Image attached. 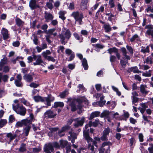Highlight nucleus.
Wrapping results in <instances>:
<instances>
[{"label":"nucleus","instance_id":"nucleus-1","mask_svg":"<svg viewBox=\"0 0 153 153\" xmlns=\"http://www.w3.org/2000/svg\"><path fill=\"white\" fill-rule=\"evenodd\" d=\"M68 102H70L69 105L71 107V111H75L77 109H80L82 107V103L85 102L88 105V101L86 99L81 100L79 99H72L71 98L68 99Z\"/></svg>","mask_w":153,"mask_h":153},{"label":"nucleus","instance_id":"nucleus-2","mask_svg":"<svg viewBox=\"0 0 153 153\" xmlns=\"http://www.w3.org/2000/svg\"><path fill=\"white\" fill-rule=\"evenodd\" d=\"M91 123L92 121H90L88 124L85 125V127L86 130L84 131L83 134L85 139L86 140L88 143V148L93 152L94 151V145L96 146L97 142L95 141H93L92 138L89 136L88 133L86 131V130L87 129L88 127L91 126Z\"/></svg>","mask_w":153,"mask_h":153},{"label":"nucleus","instance_id":"nucleus-3","mask_svg":"<svg viewBox=\"0 0 153 153\" xmlns=\"http://www.w3.org/2000/svg\"><path fill=\"white\" fill-rule=\"evenodd\" d=\"M53 147L59 148L60 146L59 143L56 142H54L46 144L44 146V151L46 153H51L52 152H53Z\"/></svg>","mask_w":153,"mask_h":153},{"label":"nucleus","instance_id":"nucleus-4","mask_svg":"<svg viewBox=\"0 0 153 153\" xmlns=\"http://www.w3.org/2000/svg\"><path fill=\"white\" fill-rule=\"evenodd\" d=\"M71 34L70 31L68 29L65 31L62 32L59 35L61 43L65 45L71 36Z\"/></svg>","mask_w":153,"mask_h":153},{"label":"nucleus","instance_id":"nucleus-5","mask_svg":"<svg viewBox=\"0 0 153 153\" xmlns=\"http://www.w3.org/2000/svg\"><path fill=\"white\" fill-rule=\"evenodd\" d=\"M13 108L17 114L22 116H25L26 113V109L22 105L19 106V104L16 105H13Z\"/></svg>","mask_w":153,"mask_h":153},{"label":"nucleus","instance_id":"nucleus-6","mask_svg":"<svg viewBox=\"0 0 153 153\" xmlns=\"http://www.w3.org/2000/svg\"><path fill=\"white\" fill-rule=\"evenodd\" d=\"M71 16L74 18L76 21L79 22V25L82 24V19L83 18L82 13H80L78 11L74 12L72 13Z\"/></svg>","mask_w":153,"mask_h":153},{"label":"nucleus","instance_id":"nucleus-7","mask_svg":"<svg viewBox=\"0 0 153 153\" xmlns=\"http://www.w3.org/2000/svg\"><path fill=\"white\" fill-rule=\"evenodd\" d=\"M75 122L74 126L75 128H77L79 126H82L85 122V118L84 117L77 118L74 120Z\"/></svg>","mask_w":153,"mask_h":153},{"label":"nucleus","instance_id":"nucleus-8","mask_svg":"<svg viewBox=\"0 0 153 153\" xmlns=\"http://www.w3.org/2000/svg\"><path fill=\"white\" fill-rule=\"evenodd\" d=\"M51 53L49 50H47L43 52L42 53V55L45 59H46L48 61H51L53 62H54L56 60L53 57L48 56V55L51 54Z\"/></svg>","mask_w":153,"mask_h":153},{"label":"nucleus","instance_id":"nucleus-9","mask_svg":"<svg viewBox=\"0 0 153 153\" xmlns=\"http://www.w3.org/2000/svg\"><path fill=\"white\" fill-rule=\"evenodd\" d=\"M56 115V112L51 110H48L44 113V115L45 117L51 119L55 117Z\"/></svg>","mask_w":153,"mask_h":153},{"label":"nucleus","instance_id":"nucleus-10","mask_svg":"<svg viewBox=\"0 0 153 153\" xmlns=\"http://www.w3.org/2000/svg\"><path fill=\"white\" fill-rule=\"evenodd\" d=\"M33 58L34 60L36 61L35 62L33 63V65H41L42 63H44L41 56L40 55H33Z\"/></svg>","mask_w":153,"mask_h":153},{"label":"nucleus","instance_id":"nucleus-11","mask_svg":"<svg viewBox=\"0 0 153 153\" xmlns=\"http://www.w3.org/2000/svg\"><path fill=\"white\" fill-rule=\"evenodd\" d=\"M73 130L71 128V130L68 132L70 136H68V139L71 140V143H74L75 142V140L77 138V135L76 133L73 132Z\"/></svg>","mask_w":153,"mask_h":153},{"label":"nucleus","instance_id":"nucleus-12","mask_svg":"<svg viewBox=\"0 0 153 153\" xmlns=\"http://www.w3.org/2000/svg\"><path fill=\"white\" fill-rule=\"evenodd\" d=\"M30 120L26 119L22 120L24 125L27 126H30V125L31 123L32 122L35 120L34 116L33 114L31 113L30 114Z\"/></svg>","mask_w":153,"mask_h":153},{"label":"nucleus","instance_id":"nucleus-13","mask_svg":"<svg viewBox=\"0 0 153 153\" xmlns=\"http://www.w3.org/2000/svg\"><path fill=\"white\" fill-rule=\"evenodd\" d=\"M145 28L147 29L146 34L148 36H153V26L151 25H146Z\"/></svg>","mask_w":153,"mask_h":153},{"label":"nucleus","instance_id":"nucleus-14","mask_svg":"<svg viewBox=\"0 0 153 153\" xmlns=\"http://www.w3.org/2000/svg\"><path fill=\"white\" fill-rule=\"evenodd\" d=\"M1 33L4 40L7 39L9 38V34L8 33V30L6 29L2 28L1 30Z\"/></svg>","mask_w":153,"mask_h":153},{"label":"nucleus","instance_id":"nucleus-15","mask_svg":"<svg viewBox=\"0 0 153 153\" xmlns=\"http://www.w3.org/2000/svg\"><path fill=\"white\" fill-rule=\"evenodd\" d=\"M29 6L31 10H34L39 7V6L36 0H30Z\"/></svg>","mask_w":153,"mask_h":153},{"label":"nucleus","instance_id":"nucleus-16","mask_svg":"<svg viewBox=\"0 0 153 153\" xmlns=\"http://www.w3.org/2000/svg\"><path fill=\"white\" fill-rule=\"evenodd\" d=\"M110 131V129L107 128H105L103 132V135L101 137V139L102 140H106Z\"/></svg>","mask_w":153,"mask_h":153},{"label":"nucleus","instance_id":"nucleus-17","mask_svg":"<svg viewBox=\"0 0 153 153\" xmlns=\"http://www.w3.org/2000/svg\"><path fill=\"white\" fill-rule=\"evenodd\" d=\"M23 77L24 79L28 82H31L33 81V76L30 74H25L23 76Z\"/></svg>","mask_w":153,"mask_h":153},{"label":"nucleus","instance_id":"nucleus-18","mask_svg":"<svg viewBox=\"0 0 153 153\" xmlns=\"http://www.w3.org/2000/svg\"><path fill=\"white\" fill-rule=\"evenodd\" d=\"M7 59L6 57H4L1 59L0 62V71H2L4 65L7 64Z\"/></svg>","mask_w":153,"mask_h":153},{"label":"nucleus","instance_id":"nucleus-19","mask_svg":"<svg viewBox=\"0 0 153 153\" xmlns=\"http://www.w3.org/2000/svg\"><path fill=\"white\" fill-rule=\"evenodd\" d=\"M121 51L122 52L123 55L124 56V57H123V59L125 58L127 60L130 59L131 58L130 56L127 55V51L125 48H121Z\"/></svg>","mask_w":153,"mask_h":153},{"label":"nucleus","instance_id":"nucleus-20","mask_svg":"<svg viewBox=\"0 0 153 153\" xmlns=\"http://www.w3.org/2000/svg\"><path fill=\"white\" fill-rule=\"evenodd\" d=\"M45 18L46 19V21L48 22L49 21L52 20L53 19V16L50 13L45 12Z\"/></svg>","mask_w":153,"mask_h":153},{"label":"nucleus","instance_id":"nucleus-21","mask_svg":"<svg viewBox=\"0 0 153 153\" xmlns=\"http://www.w3.org/2000/svg\"><path fill=\"white\" fill-rule=\"evenodd\" d=\"M34 101L36 102H45L44 97H43L40 96H36L33 97Z\"/></svg>","mask_w":153,"mask_h":153},{"label":"nucleus","instance_id":"nucleus-22","mask_svg":"<svg viewBox=\"0 0 153 153\" xmlns=\"http://www.w3.org/2000/svg\"><path fill=\"white\" fill-rule=\"evenodd\" d=\"M18 134H13L11 133L10 132L6 134V137L9 138V140L10 142L13 140L17 136Z\"/></svg>","mask_w":153,"mask_h":153},{"label":"nucleus","instance_id":"nucleus-23","mask_svg":"<svg viewBox=\"0 0 153 153\" xmlns=\"http://www.w3.org/2000/svg\"><path fill=\"white\" fill-rule=\"evenodd\" d=\"M30 128V126H26L23 129L22 134L26 136H27Z\"/></svg>","mask_w":153,"mask_h":153},{"label":"nucleus","instance_id":"nucleus-24","mask_svg":"<svg viewBox=\"0 0 153 153\" xmlns=\"http://www.w3.org/2000/svg\"><path fill=\"white\" fill-rule=\"evenodd\" d=\"M141 107H139L138 109L140 111L142 114H143L145 111L146 109L148 107L145 103H142L140 104Z\"/></svg>","mask_w":153,"mask_h":153},{"label":"nucleus","instance_id":"nucleus-25","mask_svg":"<svg viewBox=\"0 0 153 153\" xmlns=\"http://www.w3.org/2000/svg\"><path fill=\"white\" fill-rule=\"evenodd\" d=\"M100 114V112L98 111H96L92 112L91 115L89 120H91L95 117H98Z\"/></svg>","mask_w":153,"mask_h":153},{"label":"nucleus","instance_id":"nucleus-26","mask_svg":"<svg viewBox=\"0 0 153 153\" xmlns=\"http://www.w3.org/2000/svg\"><path fill=\"white\" fill-rule=\"evenodd\" d=\"M146 85H141L140 86V91L141 93L143 94H147L148 92L146 91Z\"/></svg>","mask_w":153,"mask_h":153},{"label":"nucleus","instance_id":"nucleus-27","mask_svg":"<svg viewBox=\"0 0 153 153\" xmlns=\"http://www.w3.org/2000/svg\"><path fill=\"white\" fill-rule=\"evenodd\" d=\"M131 42H133L134 41L138 42L140 41V38L137 34L134 35L130 39Z\"/></svg>","mask_w":153,"mask_h":153},{"label":"nucleus","instance_id":"nucleus-28","mask_svg":"<svg viewBox=\"0 0 153 153\" xmlns=\"http://www.w3.org/2000/svg\"><path fill=\"white\" fill-rule=\"evenodd\" d=\"M82 65L85 70H87L88 68V65L87 61L85 58H83L82 60Z\"/></svg>","mask_w":153,"mask_h":153},{"label":"nucleus","instance_id":"nucleus-29","mask_svg":"<svg viewBox=\"0 0 153 153\" xmlns=\"http://www.w3.org/2000/svg\"><path fill=\"white\" fill-rule=\"evenodd\" d=\"M60 145H59L60 148L61 147L62 148H64L67 145L68 141L67 140H60L59 141Z\"/></svg>","mask_w":153,"mask_h":153},{"label":"nucleus","instance_id":"nucleus-30","mask_svg":"<svg viewBox=\"0 0 153 153\" xmlns=\"http://www.w3.org/2000/svg\"><path fill=\"white\" fill-rule=\"evenodd\" d=\"M19 100L21 102L23 103L24 105L27 106H30L31 105L30 102L24 98L20 99Z\"/></svg>","mask_w":153,"mask_h":153},{"label":"nucleus","instance_id":"nucleus-31","mask_svg":"<svg viewBox=\"0 0 153 153\" xmlns=\"http://www.w3.org/2000/svg\"><path fill=\"white\" fill-rule=\"evenodd\" d=\"M73 35L76 40L79 41L80 42H82V37H81L77 33L74 32L73 33Z\"/></svg>","mask_w":153,"mask_h":153},{"label":"nucleus","instance_id":"nucleus-32","mask_svg":"<svg viewBox=\"0 0 153 153\" xmlns=\"http://www.w3.org/2000/svg\"><path fill=\"white\" fill-rule=\"evenodd\" d=\"M64 106V103L62 102H55L53 107L54 108H57L58 107H62Z\"/></svg>","mask_w":153,"mask_h":153},{"label":"nucleus","instance_id":"nucleus-33","mask_svg":"<svg viewBox=\"0 0 153 153\" xmlns=\"http://www.w3.org/2000/svg\"><path fill=\"white\" fill-rule=\"evenodd\" d=\"M56 30L55 28H52L46 32V33L49 34L50 35H53L54 36H55L57 35L56 33H53Z\"/></svg>","mask_w":153,"mask_h":153},{"label":"nucleus","instance_id":"nucleus-34","mask_svg":"<svg viewBox=\"0 0 153 153\" xmlns=\"http://www.w3.org/2000/svg\"><path fill=\"white\" fill-rule=\"evenodd\" d=\"M110 114V112L108 111L105 110L101 113L100 117H108Z\"/></svg>","mask_w":153,"mask_h":153},{"label":"nucleus","instance_id":"nucleus-35","mask_svg":"<svg viewBox=\"0 0 153 153\" xmlns=\"http://www.w3.org/2000/svg\"><path fill=\"white\" fill-rule=\"evenodd\" d=\"M152 58L151 57L149 56L147 57L144 60V63H146L147 64H152L153 63L152 61Z\"/></svg>","mask_w":153,"mask_h":153},{"label":"nucleus","instance_id":"nucleus-36","mask_svg":"<svg viewBox=\"0 0 153 153\" xmlns=\"http://www.w3.org/2000/svg\"><path fill=\"white\" fill-rule=\"evenodd\" d=\"M141 51L143 53H149V46H148L146 48L142 47H141Z\"/></svg>","mask_w":153,"mask_h":153},{"label":"nucleus","instance_id":"nucleus-37","mask_svg":"<svg viewBox=\"0 0 153 153\" xmlns=\"http://www.w3.org/2000/svg\"><path fill=\"white\" fill-rule=\"evenodd\" d=\"M68 92L67 90H65L61 92L59 95V96L62 98H64L68 94Z\"/></svg>","mask_w":153,"mask_h":153},{"label":"nucleus","instance_id":"nucleus-38","mask_svg":"<svg viewBox=\"0 0 153 153\" xmlns=\"http://www.w3.org/2000/svg\"><path fill=\"white\" fill-rule=\"evenodd\" d=\"M103 27L106 32H109L111 30V28L108 24H105L104 25Z\"/></svg>","mask_w":153,"mask_h":153},{"label":"nucleus","instance_id":"nucleus-39","mask_svg":"<svg viewBox=\"0 0 153 153\" xmlns=\"http://www.w3.org/2000/svg\"><path fill=\"white\" fill-rule=\"evenodd\" d=\"M16 25L19 26H22L24 24V22L19 18H16Z\"/></svg>","mask_w":153,"mask_h":153},{"label":"nucleus","instance_id":"nucleus-40","mask_svg":"<svg viewBox=\"0 0 153 153\" xmlns=\"http://www.w3.org/2000/svg\"><path fill=\"white\" fill-rule=\"evenodd\" d=\"M102 147H105V149H106V150L105 152V153H109L110 152V150H109V146L107 145V143H103L102 145Z\"/></svg>","mask_w":153,"mask_h":153},{"label":"nucleus","instance_id":"nucleus-41","mask_svg":"<svg viewBox=\"0 0 153 153\" xmlns=\"http://www.w3.org/2000/svg\"><path fill=\"white\" fill-rule=\"evenodd\" d=\"M71 128V126L65 125L62 127L61 130L62 131L64 132L67 130H69Z\"/></svg>","mask_w":153,"mask_h":153},{"label":"nucleus","instance_id":"nucleus-42","mask_svg":"<svg viewBox=\"0 0 153 153\" xmlns=\"http://www.w3.org/2000/svg\"><path fill=\"white\" fill-rule=\"evenodd\" d=\"M26 145L24 144H22L21 145L20 148L19 149V151L20 152H25L26 150Z\"/></svg>","mask_w":153,"mask_h":153},{"label":"nucleus","instance_id":"nucleus-43","mask_svg":"<svg viewBox=\"0 0 153 153\" xmlns=\"http://www.w3.org/2000/svg\"><path fill=\"white\" fill-rule=\"evenodd\" d=\"M7 123V121L5 119H1L0 120V128H1L4 126Z\"/></svg>","mask_w":153,"mask_h":153},{"label":"nucleus","instance_id":"nucleus-44","mask_svg":"<svg viewBox=\"0 0 153 153\" xmlns=\"http://www.w3.org/2000/svg\"><path fill=\"white\" fill-rule=\"evenodd\" d=\"M59 17L61 19L63 20H64L65 19V17H64V15L65 14L64 12L60 11L59 12Z\"/></svg>","mask_w":153,"mask_h":153},{"label":"nucleus","instance_id":"nucleus-45","mask_svg":"<svg viewBox=\"0 0 153 153\" xmlns=\"http://www.w3.org/2000/svg\"><path fill=\"white\" fill-rule=\"evenodd\" d=\"M151 70H149L146 73H143L142 75L143 76L146 77H150L151 76Z\"/></svg>","mask_w":153,"mask_h":153},{"label":"nucleus","instance_id":"nucleus-46","mask_svg":"<svg viewBox=\"0 0 153 153\" xmlns=\"http://www.w3.org/2000/svg\"><path fill=\"white\" fill-rule=\"evenodd\" d=\"M132 68L133 72L134 73H139L141 72V71L138 70L137 67L136 66L132 67Z\"/></svg>","mask_w":153,"mask_h":153},{"label":"nucleus","instance_id":"nucleus-47","mask_svg":"<svg viewBox=\"0 0 153 153\" xmlns=\"http://www.w3.org/2000/svg\"><path fill=\"white\" fill-rule=\"evenodd\" d=\"M126 48L130 53L131 54H132L133 53V49L132 48L131 46L128 45L126 46Z\"/></svg>","mask_w":153,"mask_h":153},{"label":"nucleus","instance_id":"nucleus-48","mask_svg":"<svg viewBox=\"0 0 153 153\" xmlns=\"http://www.w3.org/2000/svg\"><path fill=\"white\" fill-rule=\"evenodd\" d=\"M15 83L17 87H22V84L21 81L15 80Z\"/></svg>","mask_w":153,"mask_h":153},{"label":"nucleus","instance_id":"nucleus-49","mask_svg":"<svg viewBox=\"0 0 153 153\" xmlns=\"http://www.w3.org/2000/svg\"><path fill=\"white\" fill-rule=\"evenodd\" d=\"M108 4L110 8H113L115 6L114 0H109Z\"/></svg>","mask_w":153,"mask_h":153},{"label":"nucleus","instance_id":"nucleus-50","mask_svg":"<svg viewBox=\"0 0 153 153\" xmlns=\"http://www.w3.org/2000/svg\"><path fill=\"white\" fill-rule=\"evenodd\" d=\"M33 36L34 37L33 41L34 44L36 45H37L38 44V39L37 38L35 34H33Z\"/></svg>","mask_w":153,"mask_h":153},{"label":"nucleus","instance_id":"nucleus-51","mask_svg":"<svg viewBox=\"0 0 153 153\" xmlns=\"http://www.w3.org/2000/svg\"><path fill=\"white\" fill-rule=\"evenodd\" d=\"M45 101L46 100L47 102V105L50 106L51 105V101H50L49 97H44Z\"/></svg>","mask_w":153,"mask_h":153},{"label":"nucleus","instance_id":"nucleus-52","mask_svg":"<svg viewBox=\"0 0 153 153\" xmlns=\"http://www.w3.org/2000/svg\"><path fill=\"white\" fill-rule=\"evenodd\" d=\"M3 71L5 73H7L9 72L10 68L8 66H4L3 68Z\"/></svg>","mask_w":153,"mask_h":153},{"label":"nucleus","instance_id":"nucleus-53","mask_svg":"<svg viewBox=\"0 0 153 153\" xmlns=\"http://www.w3.org/2000/svg\"><path fill=\"white\" fill-rule=\"evenodd\" d=\"M39 85V84H36L33 82L31 83L30 85L29 86L31 88H36Z\"/></svg>","mask_w":153,"mask_h":153},{"label":"nucleus","instance_id":"nucleus-54","mask_svg":"<svg viewBox=\"0 0 153 153\" xmlns=\"http://www.w3.org/2000/svg\"><path fill=\"white\" fill-rule=\"evenodd\" d=\"M108 51L109 52V53L111 54L112 52H117V49L115 48H109L108 50Z\"/></svg>","mask_w":153,"mask_h":153},{"label":"nucleus","instance_id":"nucleus-55","mask_svg":"<svg viewBox=\"0 0 153 153\" xmlns=\"http://www.w3.org/2000/svg\"><path fill=\"white\" fill-rule=\"evenodd\" d=\"M65 53L68 55H70L74 52L70 49H67L65 50Z\"/></svg>","mask_w":153,"mask_h":153},{"label":"nucleus","instance_id":"nucleus-56","mask_svg":"<svg viewBox=\"0 0 153 153\" xmlns=\"http://www.w3.org/2000/svg\"><path fill=\"white\" fill-rule=\"evenodd\" d=\"M120 62L121 65L123 67H125L126 64L128 63L127 61H125L122 59H121Z\"/></svg>","mask_w":153,"mask_h":153},{"label":"nucleus","instance_id":"nucleus-57","mask_svg":"<svg viewBox=\"0 0 153 153\" xmlns=\"http://www.w3.org/2000/svg\"><path fill=\"white\" fill-rule=\"evenodd\" d=\"M131 98L133 104L137 102L138 101V98L136 97H131Z\"/></svg>","mask_w":153,"mask_h":153},{"label":"nucleus","instance_id":"nucleus-58","mask_svg":"<svg viewBox=\"0 0 153 153\" xmlns=\"http://www.w3.org/2000/svg\"><path fill=\"white\" fill-rule=\"evenodd\" d=\"M15 120V118L13 116V115H10V116L9 118V122L10 123H12Z\"/></svg>","mask_w":153,"mask_h":153},{"label":"nucleus","instance_id":"nucleus-59","mask_svg":"<svg viewBox=\"0 0 153 153\" xmlns=\"http://www.w3.org/2000/svg\"><path fill=\"white\" fill-rule=\"evenodd\" d=\"M141 68L144 70H147L150 68V67L147 65H142L141 66Z\"/></svg>","mask_w":153,"mask_h":153},{"label":"nucleus","instance_id":"nucleus-60","mask_svg":"<svg viewBox=\"0 0 153 153\" xmlns=\"http://www.w3.org/2000/svg\"><path fill=\"white\" fill-rule=\"evenodd\" d=\"M46 6L50 9H52L53 8V4L50 2H47L46 4Z\"/></svg>","mask_w":153,"mask_h":153},{"label":"nucleus","instance_id":"nucleus-61","mask_svg":"<svg viewBox=\"0 0 153 153\" xmlns=\"http://www.w3.org/2000/svg\"><path fill=\"white\" fill-rule=\"evenodd\" d=\"M20 45L19 42L18 41H16L13 43V45L15 47H18Z\"/></svg>","mask_w":153,"mask_h":153},{"label":"nucleus","instance_id":"nucleus-62","mask_svg":"<svg viewBox=\"0 0 153 153\" xmlns=\"http://www.w3.org/2000/svg\"><path fill=\"white\" fill-rule=\"evenodd\" d=\"M94 46L95 47H96L97 48H100V49H102L104 47V46H103V45L99 44H95L94 45Z\"/></svg>","mask_w":153,"mask_h":153},{"label":"nucleus","instance_id":"nucleus-63","mask_svg":"<svg viewBox=\"0 0 153 153\" xmlns=\"http://www.w3.org/2000/svg\"><path fill=\"white\" fill-rule=\"evenodd\" d=\"M9 77L7 75H4L3 76H2V78L4 82H7Z\"/></svg>","mask_w":153,"mask_h":153},{"label":"nucleus","instance_id":"nucleus-64","mask_svg":"<svg viewBox=\"0 0 153 153\" xmlns=\"http://www.w3.org/2000/svg\"><path fill=\"white\" fill-rule=\"evenodd\" d=\"M74 4L73 2H72L70 4L68 8L71 10H73L74 9Z\"/></svg>","mask_w":153,"mask_h":153}]
</instances>
